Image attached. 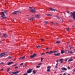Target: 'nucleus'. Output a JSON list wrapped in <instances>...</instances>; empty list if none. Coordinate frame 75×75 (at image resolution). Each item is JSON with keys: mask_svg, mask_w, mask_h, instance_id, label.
Here are the masks:
<instances>
[{"mask_svg": "<svg viewBox=\"0 0 75 75\" xmlns=\"http://www.w3.org/2000/svg\"><path fill=\"white\" fill-rule=\"evenodd\" d=\"M71 15V16L72 17V18L74 20H75V12H71L70 13Z\"/></svg>", "mask_w": 75, "mask_h": 75, "instance_id": "nucleus-1", "label": "nucleus"}, {"mask_svg": "<svg viewBox=\"0 0 75 75\" xmlns=\"http://www.w3.org/2000/svg\"><path fill=\"white\" fill-rule=\"evenodd\" d=\"M7 11H5L4 12H2L1 13V15H2L1 16V17H4L5 16V15H4V13H7Z\"/></svg>", "mask_w": 75, "mask_h": 75, "instance_id": "nucleus-2", "label": "nucleus"}, {"mask_svg": "<svg viewBox=\"0 0 75 75\" xmlns=\"http://www.w3.org/2000/svg\"><path fill=\"white\" fill-rule=\"evenodd\" d=\"M32 70H33V69H29L27 71V73L28 74H30V73H31V72H32Z\"/></svg>", "mask_w": 75, "mask_h": 75, "instance_id": "nucleus-3", "label": "nucleus"}, {"mask_svg": "<svg viewBox=\"0 0 75 75\" xmlns=\"http://www.w3.org/2000/svg\"><path fill=\"white\" fill-rule=\"evenodd\" d=\"M35 10V8H34V9H30V12L31 13H35L36 11Z\"/></svg>", "mask_w": 75, "mask_h": 75, "instance_id": "nucleus-4", "label": "nucleus"}, {"mask_svg": "<svg viewBox=\"0 0 75 75\" xmlns=\"http://www.w3.org/2000/svg\"><path fill=\"white\" fill-rule=\"evenodd\" d=\"M0 57H2L3 56H4V55H6V52L1 53V54H0Z\"/></svg>", "mask_w": 75, "mask_h": 75, "instance_id": "nucleus-5", "label": "nucleus"}, {"mask_svg": "<svg viewBox=\"0 0 75 75\" xmlns=\"http://www.w3.org/2000/svg\"><path fill=\"white\" fill-rule=\"evenodd\" d=\"M49 9H50L51 11H56V9L52 8H49Z\"/></svg>", "mask_w": 75, "mask_h": 75, "instance_id": "nucleus-6", "label": "nucleus"}, {"mask_svg": "<svg viewBox=\"0 0 75 75\" xmlns=\"http://www.w3.org/2000/svg\"><path fill=\"white\" fill-rule=\"evenodd\" d=\"M62 70H64V71H67V69L65 67H62L61 68Z\"/></svg>", "mask_w": 75, "mask_h": 75, "instance_id": "nucleus-7", "label": "nucleus"}, {"mask_svg": "<svg viewBox=\"0 0 75 75\" xmlns=\"http://www.w3.org/2000/svg\"><path fill=\"white\" fill-rule=\"evenodd\" d=\"M72 57L69 58V59H69L68 61V62H71V61H73V59H72Z\"/></svg>", "mask_w": 75, "mask_h": 75, "instance_id": "nucleus-8", "label": "nucleus"}, {"mask_svg": "<svg viewBox=\"0 0 75 75\" xmlns=\"http://www.w3.org/2000/svg\"><path fill=\"white\" fill-rule=\"evenodd\" d=\"M56 17H57L58 19H60L61 20H62V22H63V21H64L62 19V18H59V17H58V16H57Z\"/></svg>", "mask_w": 75, "mask_h": 75, "instance_id": "nucleus-9", "label": "nucleus"}, {"mask_svg": "<svg viewBox=\"0 0 75 75\" xmlns=\"http://www.w3.org/2000/svg\"><path fill=\"white\" fill-rule=\"evenodd\" d=\"M35 16H36V17H37V18H40V15H35Z\"/></svg>", "mask_w": 75, "mask_h": 75, "instance_id": "nucleus-10", "label": "nucleus"}, {"mask_svg": "<svg viewBox=\"0 0 75 75\" xmlns=\"http://www.w3.org/2000/svg\"><path fill=\"white\" fill-rule=\"evenodd\" d=\"M18 12H19V11H16L15 12H13V13H12V14H17V13H18Z\"/></svg>", "mask_w": 75, "mask_h": 75, "instance_id": "nucleus-11", "label": "nucleus"}, {"mask_svg": "<svg viewBox=\"0 0 75 75\" xmlns=\"http://www.w3.org/2000/svg\"><path fill=\"white\" fill-rule=\"evenodd\" d=\"M60 55V53H57V54H54V55L55 56H59Z\"/></svg>", "mask_w": 75, "mask_h": 75, "instance_id": "nucleus-12", "label": "nucleus"}, {"mask_svg": "<svg viewBox=\"0 0 75 75\" xmlns=\"http://www.w3.org/2000/svg\"><path fill=\"white\" fill-rule=\"evenodd\" d=\"M33 19H34V18L32 17V18H28V20H33Z\"/></svg>", "mask_w": 75, "mask_h": 75, "instance_id": "nucleus-13", "label": "nucleus"}, {"mask_svg": "<svg viewBox=\"0 0 75 75\" xmlns=\"http://www.w3.org/2000/svg\"><path fill=\"white\" fill-rule=\"evenodd\" d=\"M69 47L70 48V50H71V48H74V47H73L72 45H69Z\"/></svg>", "mask_w": 75, "mask_h": 75, "instance_id": "nucleus-14", "label": "nucleus"}, {"mask_svg": "<svg viewBox=\"0 0 75 75\" xmlns=\"http://www.w3.org/2000/svg\"><path fill=\"white\" fill-rule=\"evenodd\" d=\"M36 72H37V71L36 70H33V72L34 74H35L36 73Z\"/></svg>", "mask_w": 75, "mask_h": 75, "instance_id": "nucleus-15", "label": "nucleus"}, {"mask_svg": "<svg viewBox=\"0 0 75 75\" xmlns=\"http://www.w3.org/2000/svg\"><path fill=\"white\" fill-rule=\"evenodd\" d=\"M51 67L50 66H49L47 67V69H51Z\"/></svg>", "mask_w": 75, "mask_h": 75, "instance_id": "nucleus-16", "label": "nucleus"}, {"mask_svg": "<svg viewBox=\"0 0 75 75\" xmlns=\"http://www.w3.org/2000/svg\"><path fill=\"white\" fill-rule=\"evenodd\" d=\"M64 51L63 50H62L61 51V54H64Z\"/></svg>", "mask_w": 75, "mask_h": 75, "instance_id": "nucleus-17", "label": "nucleus"}, {"mask_svg": "<svg viewBox=\"0 0 75 75\" xmlns=\"http://www.w3.org/2000/svg\"><path fill=\"white\" fill-rule=\"evenodd\" d=\"M58 63H57L56 65V66H55V68H57V67H58Z\"/></svg>", "mask_w": 75, "mask_h": 75, "instance_id": "nucleus-18", "label": "nucleus"}, {"mask_svg": "<svg viewBox=\"0 0 75 75\" xmlns=\"http://www.w3.org/2000/svg\"><path fill=\"white\" fill-rule=\"evenodd\" d=\"M7 35H6V34H4L3 35V37H7Z\"/></svg>", "mask_w": 75, "mask_h": 75, "instance_id": "nucleus-19", "label": "nucleus"}, {"mask_svg": "<svg viewBox=\"0 0 75 75\" xmlns=\"http://www.w3.org/2000/svg\"><path fill=\"white\" fill-rule=\"evenodd\" d=\"M24 58H25V56H23V57H21L20 58H19V59H24Z\"/></svg>", "mask_w": 75, "mask_h": 75, "instance_id": "nucleus-20", "label": "nucleus"}, {"mask_svg": "<svg viewBox=\"0 0 75 75\" xmlns=\"http://www.w3.org/2000/svg\"><path fill=\"white\" fill-rule=\"evenodd\" d=\"M56 43H57V44H59L60 43V41H57L56 42Z\"/></svg>", "mask_w": 75, "mask_h": 75, "instance_id": "nucleus-21", "label": "nucleus"}, {"mask_svg": "<svg viewBox=\"0 0 75 75\" xmlns=\"http://www.w3.org/2000/svg\"><path fill=\"white\" fill-rule=\"evenodd\" d=\"M36 68H40V66H37L36 67Z\"/></svg>", "mask_w": 75, "mask_h": 75, "instance_id": "nucleus-22", "label": "nucleus"}, {"mask_svg": "<svg viewBox=\"0 0 75 75\" xmlns=\"http://www.w3.org/2000/svg\"><path fill=\"white\" fill-rule=\"evenodd\" d=\"M47 72H50L51 71V70L50 69H47Z\"/></svg>", "mask_w": 75, "mask_h": 75, "instance_id": "nucleus-23", "label": "nucleus"}, {"mask_svg": "<svg viewBox=\"0 0 75 75\" xmlns=\"http://www.w3.org/2000/svg\"><path fill=\"white\" fill-rule=\"evenodd\" d=\"M30 57L32 58H34V56H33V55H32L31 56H30Z\"/></svg>", "mask_w": 75, "mask_h": 75, "instance_id": "nucleus-24", "label": "nucleus"}, {"mask_svg": "<svg viewBox=\"0 0 75 75\" xmlns=\"http://www.w3.org/2000/svg\"><path fill=\"white\" fill-rule=\"evenodd\" d=\"M33 55V57H35V56H36V55H37V54H34Z\"/></svg>", "mask_w": 75, "mask_h": 75, "instance_id": "nucleus-25", "label": "nucleus"}, {"mask_svg": "<svg viewBox=\"0 0 75 75\" xmlns=\"http://www.w3.org/2000/svg\"><path fill=\"white\" fill-rule=\"evenodd\" d=\"M37 48H41V46L38 45L37 46Z\"/></svg>", "mask_w": 75, "mask_h": 75, "instance_id": "nucleus-26", "label": "nucleus"}, {"mask_svg": "<svg viewBox=\"0 0 75 75\" xmlns=\"http://www.w3.org/2000/svg\"><path fill=\"white\" fill-rule=\"evenodd\" d=\"M50 54H52V53H53V52L52 51H50Z\"/></svg>", "mask_w": 75, "mask_h": 75, "instance_id": "nucleus-27", "label": "nucleus"}, {"mask_svg": "<svg viewBox=\"0 0 75 75\" xmlns=\"http://www.w3.org/2000/svg\"><path fill=\"white\" fill-rule=\"evenodd\" d=\"M7 72H8V71H10V69H9V68L7 69Z\"/></svg>", "mask_w": 75, "mask_h": 75, "instance_id": "nucleus-28", "label": "nucleus"}, {"mask_svg": "<svg viewBox=\"0 0 75 75\" xmlns=\"http://www.w3.org/2000/svg\"><path fill=\"white\" fill-rule=\"evenodd\" d=\"M44 23H45L46 24H47L48 23V22L46 21H45Z\"/></svg>", "mask_w": 75, "mask_h": 75, "instance_id": "nucleus-29", "label": "nucleus"}, {"mask_svg": "<svg viewBox=\"0 0 75 75\" xmlns=\"http://www.w3.org/2000/svg\"><path fill=\"white\" fill-rule=\"evenodd\" d=\"M8 65H10L11 63H10V62H9L8 63H7Z\"/></svg>", "mask_w": 75, "mask_h": 75, "instance_id": "nucleus-30", "label": "nucleus"}, {"mask_svg": "<svg viewBox=\"0 0 75 75\" xmlns=\"http://www.w3.org/2000/svg\"><path fill=\"white\" fill-rule=\"evenodd\" d=\"M40 55H45V53H41L40 54Z\"/></svg>", "mask_w": 75, "mask_h": 75, "instance_id": "nucleus-31", "label": "nucleus"}, {"mask_svg": "<svg viewBox=\"0 0 75 75\" xmlns=\"http://www.w3.org/2000/svg\"><path fill=\"white\" fill-rule=\"evenodd\" d=\"M13 74H14V75H16L17 73L16 72H13Z\"/></svg>", "mask_w": 75, "mask_h": 75, "instance_id": "nucleus-32", "label": "nucleus"}, {"mask_svg": "<svg viewBox=\"0 0 75 75\" xmlns=\"http://www.w3.org/2000/svg\"><path fill=\"white\" fill-rule=\"evenodd\" d=\"M41 64H42V63H39L38 64V65H40Z\"/></svg>", "mask_w": 75, "mask_h": 75, "instance_id": "nucleus-33", "label": "nucleus"}, {"mask_svg": "<svg viewBox=\"0 0 75 75\" xmlns=\"http://www.w3.org/2000/svg\"><path fill=\"white\" fill-rule=\"evenodd\" d=\"M47 15L48 16H51V15L50 14H47Z\"/></svg>", "mask_w": 75, "mask_h": 75, "instance_id": "nucleus-34", "label": "nucleus"}, {"mask_svg": "<svg viewBox=\"0 0 75 75\" xmlns=\"http://www.w3.org/2000/svg\"><path fill=\"white\" fill-rule=\"evenodd\" d=\"M26 66H27V65L25 64L23 66V68H24V67H26Z\"/></svg>", "mask_w": 75, "mask_h": 75, "instance_id": "nucleus-35", "label": "nucleus"}, {"mask_svg": "<svg viewBox=\"0 0 75 75\" xmlns=\"http://www.w3.org/2000/svg\"><path fill=\"white\" fill-rule=\"evenodd\" d=\"M44 59V58H42V57H41V62L42 61V59Z\"/></svg>", "mask_w": 75, "mask_h": 75, "instance_id": "nucleus-36", "label": "nucleus"}, {"mask_svg": "<svg viewBox=\"0 0 75 75\" xmlns=\"http://www.w3.org/2000/svg\"><path fill=\"white\" fill-rule=\"evenodd\" d=\"M57 52V51H54L53 52V53H56V52Z\"/></svg>", "mask_w": 75, "mask_h": 75, "instance_id": "nucleus-37", "label": "nucleus"}, {"mask_svg": "<svg viewBox=\"0 0 75 75\" xmlns=\"http://www.w3.org/2000/svg\"><path fill=\"white\" fill-rule=\"evenodd\" d=\"M59 61H62V60H63V59H59Z\"/></svg>", "mask_w": 75, "mask_h": 75, "instance_id": "nucleus-38", "label": "nucleus"}, {"mask_svg": "<svg viewBox=\"0 0 75 75\" xmlns=\"http://www.w3.org/2000/svg\"><path fill=\"white\" fill-rule=\"evenodd\" d=\"M67 31H69V28H67Z\"/></svg>", "mask_w": 75, "mask_h": 75, "instance_id": "nucleus-39", "label": "nucleus"}, {"mask_svg": "<svg viewBox=\"0 0 75 75\" xmlns=\"http://www.w3.org/2000/svg\"><path fill=\"white\" fill-rule=\"evenodd\" d=\"M2 18H7V17H2Z\"/></svg>", "mask_w": 75, "mask_h": 75, "instance_id": "nucleus-40", "label": "nucleus"}, {"mask_svg": "<svg viewBox=\"0 0 75 75\" xmlns=\"http://www.w3.org/2000/svg\"><path fill=\"white\" fill-rule=\"evenodd\" d=\"M51 24L52 25H53V24H54V23H53V22H51Z\"/></svg>", "mask_w": 75, "mask_h": 75, "instance_id": "nucleus-41", "label": "nucleus"}, {"mask_svg": "<svg viewBox=\"0 0 75 75\" xmlns=\"http://www.w3.org/2000/svg\"><path fill=\"white\" fill-rule=\"evenodd\" d=\"M70 54H73V52H72V51H71L70 52Z\"/></svg>", "mask_w": 75, "mask_h": 75, "instance_id": "nucleus-42", "label": "nucleus"}, {"mask_svg": "<svg viewBox=\"0 0 75 75\" xmlns=\"http://www.w3.org/2000/svg\"><path fill=\"white\" fill-rule=\"evenodd\" d=\"M23 65V63H21V64H20V65L21 66V65Z\"/></svg>", "mask_w": 75, "mask_h": 75, "instance_id": "nucleus-43", "label": "nucleus"}, {"mask_svg": "<svg viewBox=\"0 0 75 75\" xmlns=\"http://www.w3.org/2000/svg\"><path fill=\"white\" fill-rule=\"evenodd\" d=\"M16 74H17V73H19V72H20V71H16Z\"/></svg>", "mask_w": 75, "mask_h": 75, "instance_id": "nucleus-44", "label": "nucleus"}, {"mask_svg": "<svg viewBox=\"0 0 75 75\" xmlns=\"http://www.w3.org/2000/svg\"><path fill=\"white\" fill-rule=\"evenodd\" d=\"M70 67H68V69H70Z\"/></svg>", "mask_w": 75, "mask_h": 75, "instance_id": "nucleus-45", "label": "nucleus"}, {"mask_svg": "<svg viewBox=\"0 0 75 75\" xmlns=\"http://www.w3.org/2000/svg\"><path fill=\"white\" fill-rule=\"evenodd\" d=\"M46 53H47V54H50V52H46Z\"/></svg>", "mask_w": 75, "mask_h": 75, "instance_id": "nucleus-46", "label": "nucleus"}, {"mask_svg": "<svg viewBox=\"0 0 75 75\" xmlns=\"http://www.w3.org/2000/svg\"><path fill=\"white\" fill-rule=\"evenodd\" d=\"M27 73H25L23 74V75H27Z\"/></svg>", "mask_w": 75, "mask_h": 75, "instance_id": "nucleus-47", "label": "nucleus"}, {"mask_svg": "<svg viewBox=\"0 0 75 75\" xmlns=\"http://www.w3.org/2000/svg\"><path fill=\"white\" fill-rule=\"evenodd\" d=\"M13 74H13V72H12V73H11V75H13Z\"/></svg>", "mask_w": 75, "mask_h": 75, "instance_id": "nucleus-48", "label": "nucleus"}, {"mask_svg": "<svg viewBox=\"0 0 75 75\" xmlns=\"http://www.w3.org/2000/svg\"><path fill=\"white\" fill-rule=\"evenodd\" d=\"M67 13H69V11H66Z\"/></svg>", "mask_w": 75, "mask_h": 75, "instance_id": "nucleus-49", "label": "nucleus"}, {"mask_svg": "<svg viewBox=\"0 0 75 75\" xmlns=\"http://www.w3.org/2000/svg\"><path fill=\"white\" fill-rule=\"evenodd\" d=\"M13 62H10L11 64H12V63H13Z\"/></svg>", "mask_w": 75, "mask_h": 75, "instance_id": "nucleus-50", "label": "nucleus"}, {"mask_svg": "<svg viewBox=\"0 0 75 75\" xmlns=\"http://www.w3.org/2000/svg\"><path fill=\"white\" fill-rule=\"evenodd\" d=\"M4 64V63L3 62H2L1 63H0V64Z\"/></svg>", "mask_w": 75, "mask_h": 75, "instance_id": "nucleus-51", "label": "nucleus"}, {"mask_svg": "<svg viewBox=\"0 0 75 75\" xmlns=\"http://www.w3.org/2000/svg\"><path fill=\"white\" fill-rule=\"evenodd\" d=\"M41 41H44V40L43 39H41Z\"/></svg>", "mask_w": 75, "mask_h": 75, "instance_id": "nucleus-52", "label": "nucleus"}, {"mask_svg": "<svg viewBox=\"0 0 75 75\" xmlns=\"http://www.w3.org/2000/svg\"><path fill=\"white\" fill-rule=\"evenodd\" d=\"M33 8L32 7H29V8H30V9H31Z\"/></svg>", "mask_w": 75, "mask_h": 75, "instance_id": "nucleus-53", "label": "nucleus"}, {"mask_svg": "<svg viewBox=\"0 0 75 75\" xmlns=\"http://www.w3.org/2000/svg\"><path fill=\"white\" fill-rule=\"evenodd\" d=\"M18 68V67H16L15 68V69H16V68Z\"/></svg>", "mask_w": 75, "mask_h": 75, "instance_id": "nucleus-54", "label": "nucleus"}, {"mask_svg": "<svg viewBox=\"0 0 75 75\" xmlns=\"http://www.w3.org/2000/svg\"><path fill=\"white\" fill-rule=\"evenodd\" d=\"M3 69H1V71H3Z\"/></svg>", "mask_w": 75, "mask_h": 75, "instance_id": "nucleus-55", "label": "nucleus"}, {"mask_svg": "<svg viewBox=\"0 0 75 75\" xmlns=\"http://www.w3.org/2000/svg\"><path fill=\"white\" fill-rule=\"evenodd\" d=\"M66 75V73H64L63 75Z\"/></svg>", "mask_w": 75, "mask_h": 75, "instance_id": "nucleus-56", "label": "nucleus"}, {"mask_svg": "<svg viewBox=\"0 0 75 75\" xmlns=\"http://www.w3.org/2000/svg\"><path fill=\"white\" fill-rule=\"evenodd\" d=\"M46 50H48V47H47L46 48Z\"/></svg>", "mask_w": 75, "mask_h": 75, "instance_id": "nucleus-57", "label": "nucleus"}, {"mask_svg": "<svg viewBox=\"0 0 75 75\" xmlns=\"http://www.w3.org/2000/svg\"><path fill=\"white\" fill-rule=\"evenodd\" d=\"M67 59H66V60H65V62H67Z\"/></svg>", "mask_w": 75, "mask_h": 75, "instance_id": "nucleus-58", "label": "nucleus"}, {"mask_svg": "<svg viewBox=\"0 0 75 75\" xmlns=\"http://www.w3.org/2000/svg\"><path fill=\"white\" fill-rule=\"evenodd\" d=\"M8 58H9V59L11 58V57H8Z\"/></svg>", "mask_w": 75, "mask_h": 75, "instance_id": "nucleus-59", "label": "nucleus"}, {"mask_svg": "<svg viewBox=\"0 0 75 75\" xmlns=\"http://www.w3.org/2000/svg\"><path fill=\"white\" fill-rule=\"evenodd\" d=\"M56 62H58V60L56 61Z\"/></svg>", "mask_w": 75, "mask_h": 75, "instance_id": "nucleus-60", "label": "nucleus"}, {"mask_svg": "<svg viewBox=\"0 0 75 75\" xmlns=\"http://www.w3.org/2000/svg\"><path fill=\"white\" fill-rule=\"evenodd\" d=\"M74 72H75V68H74Z\"/></svg>", "mask_w": 75, "mask_h": 75, "instance_id": "nucleus-61", "label": "nucleus"}, {"mask_svg": "<svg viewBox=\"0 0 75 75\" xmlns=\"http://www.w3.org/2000/svg\"><path fill=\"white\" fill-rule=\"evenodd\" d=\"M62 62H63L62 61H61L60 63H62Z\"/></svg>", "mask_w": 75, "mask_h": 75, "instance_id": "nucleus-62", "label": "nucleus"}, {"mask_svg": "<svg viewBox=\"0 0 75 75\" xmlns=\"http://www.w3.org/2000/svg\"><path fill=\"white\" fill-rule=\"evenodd\" d=\"M70 52V51H69L68 52V53H69V52Z\"/></svg>", "mask_w": 75, "mask_h": 75, "instance_id": "nucleus-63", "label": "nucleus"}, {"mask_svg": "<svg viewBox=\"0 0 75 75\" xmlns=\"http://www.w3.org/2000/svg\"><path fill=\"white\" fill-rule=\"evenodd\" d=\"M17 65V64H16L15 65H14L13 66H16Z\"/></svg>", "mask_w": 75, "mask_h": 75, "instance_id": "nucleus-64", "label": "nucleus"}]
</instances>
